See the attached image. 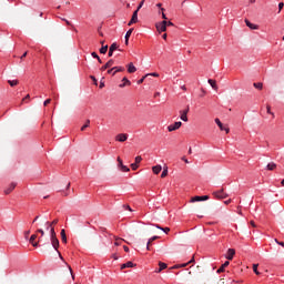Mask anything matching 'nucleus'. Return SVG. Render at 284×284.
<instances>
[{"instance_id":"1","label":"nucleus","mask_w":284,"mask_h":284,"mask_svg":"<svg viewBox=\"0 0 284 284\" xmlns=\"http://www.w3.org/2000/svg\"><path fill=\"white\" fill-rule=\"evenodd\" d=\"M158 32H168V21L163 20L155 24Z\"/></svg>"},{"instance_id":"2","label":"nucleus","mask_w":284,"mask_h":284,"mask_svg":"<svg viewBox=\"0 0 284 284\" xmlns=\"http://www.w3.org/2000/svg\"><path fill=\"white\" fill-rule=\"evenodd\" d=\"M51 245L52 247L55 250V252H58L61 261H63V256L61 255V252H59V239L57 237H51Z\"/></svg>"},{"instance_id":"3","label":"nucleus","mask_w":284,"mask_h":284,"mask_svg":"<svg viewBox=\"0 0 284 284\" xmlns=\"http://www.w3.org/2000/svg\"><path fill=\"white\" fill-rule=\"evenodd\" d=\"M213 196H215V199H227V193H225V191H223V189H221L220 191H215L213 192Z\"/></svg>"},{"instance_id":"4","label":"nucleus","mask_w":284,"mask_h":284,"mask_svg":"<svg viewBox=\"0 0 284 284\" xmlns=\"http://www.w3.org/2000/svg\"><path fill=\"white\" fill-rule=\"evenodd\" d=\"M37 239H38L37 234H32L31 237L29 239V243H31L33 247H39V241H41V237H39V241H37Z\"/></svg>"},{"instance_id":"5","label":"nucleus","mask_w":284,"mask_h":284,"mask_svg":"<svg viewBox=\"0 0 284 284\" xmlns=\"http://www.w3.org/2000/svg\"><path fill=\"white\" fill-rule=\"evenodd\" d=\"M133 23H139V10H135L133 12L132 18L129 21L128 26H133Z\"/></svg>"},{"instance_id":"6","label":"nucleus","mask_w":284,"mask_h":284,"mask_svg":"<svg viewBox=\"0 0 284 284\" xmlns=\"http://www.w3.org/2000/svg\"><path fill=\"white\" fill-rule=\"evenodd\" d=\"M181 125H183V122L179 121V122H175L174 124H170L168 126V130L170 132H174V131L179 130L181 128Z\"/></svg>"},{"instance_id":"7","label":"nucleus","mask_w":284,"mask_h":284,"mask_svg":"<svg viewBox=\"0 0 284 284\" xmlns=\"http://www.w3.org/2000/svg\"><path fill=\"white\" fill-rule=\"evenodd\" d=\"M210 196L209 195H203V196H194L191 199V203H197L199 201H209Z\"/></svg>"},{"instance_id":"8","label":"nucleus","mask_w":284,"mask_h":284,"mask_svg":"<svg viewBox=\"0 0 284 284\" xmlns=\"http://www.w3.org/2000/svg\"><path fill=\"white\" fill-rule=\"evenodd\" d=\"M187 112H190V106H187L185 110H183V111H180V114H181V116H180V119L182 120V121H184L185 123H187Z\"/></svg>"},{"instance_id":"9","label":"nucleus","mask_w":284,"mask_h":284,"mask_svg":"<svg viewBox=\"0 0 284 284\" xmlns=\"http://www.w3.org/2000/svg\"><path fill=\"white\" fill-rule=\"evenodd\" d=\"M115 141H119L120 143H125L128 141V134L120 133L115 136Z\"/></svg>"},{"instance_id":"10","label":"nucleus","mask_w":284,"mask_h":284,"mask_svg":"<svg viewBox=\"0 0 284 284\" xmlns=\"http://www.w3.org/2000/svg\"><path fill=\"white\" fill-rule=\"evenodd\" d=\"M234 254H236V251L234 248H229L225 258H227V261H232V258H234Z\"/></svg>"},{"instance_id":"11","label":"nucleus","mask_w":284,"mask_h":284,"mask_svg":"<svg viewBox=\"0 0 284 284\" xmlns=\"http://www.w3.org/2000/svg\"><path fill=\"white\" fill-rule=\"evenodd\" d=\"M114 65V60H109L105 65L101 67V71L105 72V70H108V68H112Z\"/></svg>"},{"instance_id":"12","label":"nucleus","mask_w":284,"mask_h":284,"mask_svg":"<svg viewBox=\"0 0 284 284\" xmlns=\"http://www.w3.org/2000/svg\"><path fill=\"white\" fill-rule=\"evenodd\" d=\"M245 24L247 26V28H250L251 30H258V24H254L252 22H250V20L245 19Z\"/></svg>"},{"instance_id":"13","label":"nucleus","mask_w":284,"mask_h":284,"mask_svg":"<svg viewBox=\"0 0 284 284\" xmlns=\"http://www.w3.org/2000/svg\"><path fill=\"white\" fill-rule=\"evenodd\" d=\"M17 187V183L12 182L9 187L4 190V194H11V192Z\"/></svg>"},{"instance_id":"14","label":"nucleus","mask_w":284,"mask_h":284,"mask_svg":"<svg viewBox=\"0 0 284 284\" xmlns=\"http://www.w3.org/2000/svg\"><path fill=\"white\" fill-rule=\"evenodd\" d=\"M128 72L129 74H134V72H136V67H134V63H129L128 64Z\"/></svg>"},{"instance_id":"15","label":"nucleus","mask_w":284,"mask_h":284,"mask_svg":"<svg viewBox=\"0 0 284 284\" xmlns=\"http://www.w3.org/2000/svg\"><path fill=\"white\" fill-rule=\"evenodd\" d=\"M132 32H134V29H130L126 33H125V45H128V43H130V37H132Z\"/></svg>"},{"instance_id":"16","label":"nucleus","mask_w":284,"mask_h":284,"mask_svg":"<svg viewBox=\"0 0 284 284\" xmlns=\"http://www.w3.org/2000/svg\"><path fill=\"white\" fill-rule=\"evenodd\" d=\"M159 266H160V268L158 271H155L158 274H161V272H163V270H168V264H165L163 262H159Z\"/></svg>"},{"instance_id":"17","label":"nucleus","mask_w":284,"mask_h":284,"mask_svg":"<svg viewBox=\"0 0 284 284\" xmlns=\"http://www.w3.org/2000/svg\"><path fill=\"white\" fill-rule=\"evenodd\" d=\"M60 236H61L62 243H68V235H65V229L61 230Z\"/></svg>"},{"instance_id":"18","label":"nucleus","mask_w":284,"mask_h":284,"mask_svg":"<svg viewBox=\"0 0 284 284\" xmlns=\"http://www.w3.org/2000/svg\"><path fill=\"white\" fill-rule=\"evenodd\" d=\"M59 223V220H53L52 222H45L47 230H50L51 227H54Z\"/></svg>"},{"instance_id":"19","label":"nucleus","mask_w":284,"mask_h":284,"mask_svg":"<svg viewBox=\"0 0 284 284\" xmlns=\"http://www.w3.org/2000/svg\"><path fill=\"white\" fill-rule=\"evenodd\" d=\"M154 227H156L158 230H162V232H164L165 234H169L170 233V227H162L161 225L159 224H153Z\"/></svg>"},{"instance_id":"20","label":"nucleus","mask_w":284,"mask_h":284,"mask_svg":"<svg viewBox=\"0 0 284 284\" xmlns=\"http://www.w3.org/2000/svg\"><path fill=\"white\" fill-rule=\"evenodd\" d=\"M152 170H153V174H160L163 168L161 165H155L152 168Z\"/></svg>"},{"instance_id":"21","label":"nucleus","mask_w":284,"mask_h":284,"mask_svg":"<svg viewBox=\"0 0 284 284\" xmlns=\"http://www.w3.org/2000/svg\"><path fill=\"white\" fill-rule=\"evenodd\" d=\"M134 263H132V262H126V263H124V264H122L121 265V270H125V268H128V267H134Z\"/></svg>"},{"instance_id":"22","label":"nucleus","mask_w":284,"mask_h":284,"mask_svg":"<svg viewBox=\"0 0 284 284\" xmlns=\"http://www.w3.org/2000/svg\"><path fill=\"white\" fill-rule=\"evenodd\" d=\"M209 83L213 88V90H219V87L216 85V80L209 79Z\"/></svg>"},{"instance_id":"23","label":"nucleus","mask_w":284,"mask_h":284,"mask_svg":"<svg viewBox=\"0 0 284 284\" xmlns=\"http://www.w3.org/2000/svg\"><path fill=\"white\" fill-rule=\"evenodd\" d=\"M215 123L216 125L220 128V130H225V126H223V122H221V120L219 118L215 119Z\"/></svg>"},{"instance_id":"24","label":"nucleus","mask_w":284,"mask_h":284,"mask_svg":"<svg viewBox=\"0 0 284 284\" xmlns=\"http://www.w3.org/2000/svg\"><path fill=\"white\" fill-rule=\"evenodd\" d=\"M113 70H115V72H113V77H114V74H116V72H124L125 68H123V67H114Z\"/></svg>"},{"instance_id":"25","label":"nucleus","mask_w":284,"mask_h":284,"mask_svg":"<svg viewBox=\"0 0 284 284\" xmlns=\"http://www.w3.org/2000/svg\"><path fill=\"white\" fill-rule=\"evenodd\" d=\"M109 50H111V52H114V50H119V44H118L116 42H113V43L110 45Z\"/></svg>"},{"instance_id":"26","label":"nucleus","mask_w":284,"mask_h":284,"mask_svg":"<svg viewBox=\"0 0 284 284\" xmlns=\"http://www.w3.org/2000/svg\"><path fill=\"white\" fill-rule=\"evenodd\" d=\"M8 83L11 88H14V85H19V80H8Z\"/></svg>"},{"instance_id":"27","label":"nucleus","mask_w":284,"mask_h":284,"mask_svg":"<svg viewBox=\"0 0 284 284\" xmlns=\"http://www.w3.org/2000/svg\"><path fill=\"white\" fill-rule=\"evenodd\" d=\"M267 170H270V171L276 170V163H274V162L268 163Z\"/></svg>"},{"instance_id":"28","label":"nucleus","mask_w":284,"mask_h":284,"mask_svg":"<svg viewBox=\"0 0 284 284\" xmlns=\"http://www.w3.org/2000/svg\"><path fill=\"white\" fill-rule=\"evenodd\" d=\"M253 272H254L257 276L261 275V272H258V264H254V265H253Z\"/></svg>"},{"instance_id":"29","label":"nucleus","mask_w":284,"mask_h":284,"mask_svg":"<svg viewBox=\"0 0 284 284\" xmlns=\"http://www.w3.org/2000/svg\"><path fill=\"white\" fill-rule=\"evenodd\" d=\"M50 236H51V239L57 237V232L54 231V227L50 229Z\"/></svg>"},{"instance_id":"30","label":"nucleus","mask_w":284,"mask_h":284,"mask_svg":"<svg viewBox=\"0 0 284 284\" xmlns=\"http://www.w3.org/2000/svg\"><path fill=\"white\" fill-rule=\"evenodd\" d=\"M253 85H254V88H256L257 90H263V83H261V82L254 83Z\"/></svg>"},{"instance_id":"31","label":"nucleus","mask_w":284,"mask_h":284,"mask_svg":"<svg viewBox=\"0 0 284 284\" xmlns=\"http://www.w3.org/2000/svg\"><path fill=\"white\" fill-rule=\"evenodd\" d=\"M85 128H90V120H87L85 124L81 128V132H84Z\"/></svg>"},{"instance_id":"32","label":"nucleus","mask_w":284,"mask_h":284,"mask_svg":"<svg viewBox=\"0 0 284 284\" xmlns=\"http://www.w3.org/2000/svg\"><path fill=\"white\" fill-rule=\"evenodd\" d=\"M108 52V45H103L101 49H100V53L101 54H105Z\"/></svg>"},{"instance_id":"33","label":"nucleus","mask_w":284,"mask_h":284,"mask_svg":"<svg viewBox=\"0 0 284 284\" xmlns=\"http://www.w3.org/2000/svg\"><path fill=\"white\" fill-rule=\"evenodd\" d=\"M148 77H150V74H145L143 78H141V79L138 81V84L141 85V83H143V81H145V79H148Z\"/></svg>"},{"instance_id":"34","label":"nucleus","mask_w":284,"mask_h":284,"mask_svg":"<svg viewBox=\"0 0 284 284\" xmlns=\"http://www.w3.org/2000/svg\"><path fill=\"white\" fill-rule=\"evenodd\" d=\"M120 169L122 172H130V168H128L126 165L122 164V166H120Z\"/></svg>"},{"instance_id":"35","label":"nucleus","mask_w":284,"mask_h":284,"mask_svg":"<svg viewBox=\"0 0 284 284\" xmlns=\"http://www.w3.org/2000/svg\"><path fill=\"white\" fill-rule=\"evenodd\" d=\"M168 176V168H165L161 174V179H165Z\"/></svg>"},{"instance_id":"36","label":"nucleus","mask_w":284,"mask_h":284,"mask_svg":"<svg viewBox=\"0 0 284 284\" xmlns=\"http://www.w3.org/2000/svg\"><path fill=\"white\" fill-rule=\"evenodd\" d=\"M146 250L150 252L152 250V242L150 240L146 243Z\"/></svg>"},{"instance_id":"37","label":"nucleus","mask_w":284,"mask_h":284,"mask_svg":"<svg viewBox=\"0 0 284 284\" xmlns=\"http://www.w3.org/2000/svg\"><path fill=\"white\" fill-rule=\"evenodd\" d=\"M141 161H143V158H141V155H138L135 158V163L139 165V163H141Z\"/></svg>"},{"instance_id":"38","label":"nucleus","mask_w":284,"mask_h":284,"mask_svg":"<svg viewBox=\"0 0 284 284\" xmlns=\"http://www.w3.org/2000/svg\"><path fill=\"white\" fill-rule=\"evenodd\" d=\"M37 233L41 234V236H45V231H43L42 229H38Z\"/></svg>"},{"instance_id":"39","label":"nucleus","mask_w":284,"mask_h":284,"mask_svg":"<svg viewBox=\"0 0 284 284\" xmlns=\"http://www.w3.org/2000/svg\"><path fill=\"white\" fill-rule=\"evenodd\" d=\"M266 111H267V114H272V116H274V113L272 112V106L267 105Z\"/></svg>"},{"instance_id":"40","label":"nucleus","mask_w":284,"mask_h":284,"mask_svg":"<svg viewBox=\"0 0 284 284\" xmlns=\"http://www.w3.org/2000/svg\"><path fill=\"white\" fill-rule=\"evenodd\" d=\"M68 268H69L72 280L74 281V273L72 272V266L68 265Z\"/></svg>"},{"instance_id":"41","label":"nucleus","mask_w":284,"mask_h":284,"mask_svg":"<svg viewBox=\"0 0 284 284\" xmlns=\"http://www.w3.org/2000/svg\"><path fill=\"white\" fill-rule=\"evenodd\" d=\"M131 169L132 170H139V164H136V162L132 163Z\"/></svg>"},{"instance_id":"42","label":"nucleus","mask_w":284,"mask_h":284,"mask_svg":"<svg viewBox=\"0 0 284 284\" xmlns=\"http://www.w3.org/2000/svg\"><path fill=\"white\" fill-rule=\"evenodd\" d=\"M150 243H154V241L159 240V236L154 235L152 237L149 239Z\"/></svg>"},{"instance_id":"43","label":"nucleus","mask_w":284,"mask_h":284,"mask_svg":"<svg viewBox=\"0 0 284 284\" xmlns=\"http://www.w3.org/2000/svg\"><path fill=\"white\" fill-rule=\"evenodd\" d=\"M51 102H52V99H47V100L44 101L43 105H44V106H45V105H50Z\"/></svg>"},{"instance_id":"44","label":"nucleus","mask_w":284,"mask_h":284,"mask_svg":"<svg viewBox=\"0 0 284 284\" xmlns=\"http://www.w3.org/2000/svg\"><path fill=\"white\" fill-rule=\"evenodd\" d=\"M143 3H145V0H142L141 2H140V4H139V7H138V12H139V10H141V8H143Z\"/></svg>"},{"instance_id":"45","label":"nucleus","mask_w":284,"mask_h":284,"mask_svg":"<svg viewBox=\"0 0 284 284\" xmlns=\"http://www.w3.org/2000/svg\"><path fill=\"white\" fill-rule=\"evenodd\" d=\"M118 166L121 168L123 165V160H121V158H118Z\"/></svg>"},{"instance_id":"46","label":"nucleus","mask_w":284,"mask_h":284,"mask_svg":"<svg viewBox=\"0 0 284 284\" xmlns=\"http://www.w3.org/2000/svg\"><path fill=\"white\" fill-rule=\"evenodd\" d=\"M61 20L64 21L67 26H72V23L70 21H68V19L61 18Z\"/></svg>"},{"instance_id":"47","label":"nucleus","mask_w":284,"mask_h":284,"mask_svg":"<svg viewBox=\"0 0 284 284\" xmlns=\"http://www.w3.org/2000/svg\"><path fill=\"white\" fill-rule=\"evenodd\" d=\"M283 7H284V3L283 2H280L278 3V12H281L283 10Z\"/></svg>"},{"instance_id":"48","label":"nucleus","mask_w":284,"mask_h":284,"mask_svg":"<svg viewBox=\"0 0 284 284\" xmlns=\"http://www.w3.org/2000/svg\"><path fill=\"white\" fill-rule=\"evenodd\" d=\"M275 243H277V245H281L282 247H284V242H280L277 239H275Z\"/></svg>"},{"instance_id":"49","label":"nucleus","mask_w":284,"mask_h":284,"mask_svg":"<svg viewBox=\"0 0 284 284\" xmlns=\"http://www.w3.org/2000/svg\"><path fill=\"white\" fill-rule=\"evenodd\" d=\"M187 265H190V263H183V264H179V267L181 270V267H187Z\"/></svg>"},{"instance_id":"50","label":"nucleus","mask_w":284,"mask_h":284,"mask_svg":"<svg viewBox=\"0 0 284 284\" xmlns=\"http://www.w3.org/2000/svg\"><path fill=\"white\" fill-rule=\"evenodd\" d=\"M91 57H93V59H99V54H97V52H92Z\"/></svg>"},{"instance_id":"51","label":"nucleus","mask_w":284,"mask_h":284,"mask_svg":"<svg viewBox=\"0 0 284 284\" xmlns=\"http://www.w3.org/2000/svg\"><path fill=\"white\" fill-rule=\"evenodd\" d=\"M122 81H124V83H126V85H130V80H128V78H123Z\"/></svg>"},{"instance_id":"52","label":"nucleus","mask_w":284,"mask_h":284,"mask_svg":"<svg viewBox=\"0 0 284 284\" xmlns=\"http://www.w3.org/2000/svg\"><path fill=\"white\" fill-rule=\"evenodd\" d=\"M230 265V262L226 261L224 264H222V267L225 270V267H227Z\"/></svg>"},{"instance_id":"53","label":"nucleus","mask_w":284,"mask_h":284,"mask_svg":"<svg viewBox=\"0 0 284 284\" xmlns=\"http://www.w3.org/2000/svg\"><path fill=\"white\" fill-rule=\"evenodd\" d=\"M170 270H180L179 264H175L174 266L170 267Z\"/></svg>"},{"instance_id":"54","label":"nucleus","mask_w":284,"mask_h":284,"mask_svg":"<svg viewBox=\"0 0 284 284\" xmlns=\"http://www.w3.org/2000/svg\"><path fill=\"white\" fill-rule=\"evenodd\" d=\"M124 210H129V212H132V207L130 205H123Z\"/></svg>"},{"instance_id":"55","label":"nucleus","mask_w":284,"mask_h":284,"mask_svg":"<svg viewBox=\"0 0 284 284\" xmlns=\"http://www.w3.org/2000/svg\"><path fill=\"white\" fill-rule=\"evenodd\" d=\"M221 272H225V268L223 266H221L219 270H217V274H221Z\"/></svg>"},{"instance_id":"56","label":"nucleus","mask_w":284,"mask_h":284,"mask_svg":"<svg viewBox=\"0 0 284 284\" xmlns=\"http://www.w3.org/2000/svg\"><path fill=\"white\" fill-rule=\"evenodd\" d=\"M162 19H164V21H168V16H165V12H162Z\"/></svg>"},{"instance_id":"57","label":"nucleus","mask_w":284,"mask_h":284,"mask_svg":"<svg viewBox=\"0 0 284 284\" xmlns=\"http://www.w3.org/2000/svg\"><path fill=\"white\" fill-rule=\"evenodd\" d=\"M108 74H114V68L108 70Z\"/></svg>"},{"instance_id":"58","label":"nucleus","mask_w":284,"mask_h":284,"mask_svg":"<svg viewBox=\"0 0 284 284\" xmlns=\"http://www.w3.org/2000/svg\"><path fill=\"white\" fill-rule=\"evenodd\" d=\"M230 203H232V200L224 201V205H230Z\"/></svg>"},{"instance_id":"59","label":"nucleus","mask_w":284,"mask_h":284,"mask_svg":"<svg viewBox=\"0 0 284 284\" xmlns=\"http://www.w3.org/2000/svg\"><path fill=\"white\" fill-rule=\"evenodd\" d=\"M149 77H159V73H149Z\"/></svg>"},{"instance_id":"60","label":"nucleus","mask_w":284,"mask_h":284,"mask_svg":"<svg viewBox=\"0 0 284 284\" xmlns=\"http://www.w3.org/2000/svg\"><path fill=\"white\" fill-rule=\"evenodd\" d=\"M123 250H124V252H130V247H128V246H123Z\"/></svg>"},{"instance_id":"61","label":"nucleus","mask_w":284,"mask_h":284,"mask_svg":"<svg viewBox=\"0 0 284 284\" xmlns=\"http://www.w3.org/2000/svg\"><path fill=\"white\" fill-rule=\"evenodd\" d=\"M28 99H30V94H27L26 98L22 99V103H23L26 100H28Z\"/></svg>"},{"instance_id":"62","label":"nucleus","mask_w":284,"mask_h":284,"mask_svg":"<svg viewBox=\"0 0 284 284\" xmlns=\"http://www.w3.org/2000/svg\"><path fill=\"white\" fill-rule=\"evenodd\" d=\"M168 26H174V23L172 21H166V27Z\"/></svg>"},{"instance_id":"63","label":"nucleus","mask_w":284,"mask_h":284,"mask_svg":"<svg viewBox=\"0 0 284 284\" xmlns=\"http://www.w3.org/2000/svg\"><path fill=\"white\" fill-rule=\"evenodd\" d=\"M112 54H114V51H112L111 49H109V57H112Z\"/></svg>"},{"instance_id":"64","label":"nucleus","mask_w":284,"mask_h":284,"mask_svg":"<svg viewBox=\"0 0 284 284\" xmlns=\"http://www.w3.org/2000/svg\"><path fill=\"white\" fill-rule=\"evenodd\" d=\"M182 161H184V163H190V161H187L185 156L182 158Z\"/></svg>"}]
</instances>
